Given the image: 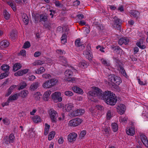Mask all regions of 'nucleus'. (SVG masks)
<instances>
[{
	"label": "nucleus",
	"mask_w": 148,
	"mask_h": 148,
	"mask_svg": "<svg viewBox=\"0 0 148 148\" xmlns=\"http://www.w3.org/2000/svg\"><path fill=\"white\" fill-rule=\"evenodd\" d=\"M118 69L121 74H126V72L124 68L121 66L118 68Z\"/></svg>",
	"instance_id": "46"
},
{
	"label": "nucleus",
	"mask_w": 148,
	"mask_h": 148,
	"mask_svg": "<svg viewBox=\"0 0 148 148\" xmlns=\"http://www.w3.org/2000/svg\"><path fill=\"white\" fill-rule=\"evenodd\" d=\"M49 114L52 122L56 123V119L58 116L57 112L53 109H50L49 110Z\"/></svg>",
	"instance_id": "3"
},
{
	"label": "nucleus",
	"mask_w": 148,
	"mask_h": 148,
	"mask_svg": "<svg viewBox=\"0 0 148 148\" xmlns=\"http://www.w3.org/2000/svg\"><path fill=\"white\" fill-rule=\"evenodd\" d=\"M9 142L13 143L14 139V136L13 134H11L9 136Z\"/></svg>",
	"instance_id": "54"
},
{
	"label": "nucleus",
	"mask_w": 148,
	"mask_h": 148,
	"mask_svg": "<svg viewBox=\"0 0 148 148\" xmlns=\"http://www.w3.org/2000/svg\"><path fill=\"white\" fill-rule=\"evenodd\" d=\"M21 67L20 64L18 63L15 64L13 67V71L14 72L20 69Z\"/></svg>",
	"instance_id": "33"
},
{
	"label": "nucleus",
	"mask_w": 148,
	"mask_h": 148,
	"mask_svg": "<svg viewBox=\"0 0 148 148\" xmlns=\"http://www.w3.org/2000/svg\"><path fill=\"white\" fill-rule=\"evenodd\" d=\"M130 13L134 17H138V15L139 14V12L138 11L134 10H132Z\"/></svg>",
	"instance_id": "34"
},
{
	"label": "nucleus",
	"mask_w": 148,
	"mask_h": 148,
	"mask_svg": "<svg viewBox=\"0 0 148 148\" xmlns=\"http://www.w3.org/2000/svg\"><path fill=\"white\" fill-rule=\"evenodd\" d=\"M117 10L121 12H123L124 11L123 5H121L117 9Z\"/></svg>",
	"instance_id": "59"
},
{
	"label": "nucleus",
	"mask_w": 148,
	"mask_h": 148,
	"mask_svg": "<svg viewBox=\"0 0 148 148\" xmlns=\"http://www.w3.org/2000/svg\"><path fill=\"white\" fill-rule=\"evenodd\" d=\"M112 49L114 50V51H115L116 52H117L118 51L120 52L121 51V49L119 46L112 47Z\"/></svg>",
	"instance_id": "50"
},
{
	"label": "nucleus",
	"mask_w": 148,
	"mask_h": 148,
	"mask_svg": "<svg viewBox=\"0 0 148 148\" xmlns=\"http://www.w3.org/2000/svg\"><path fill=\"white\" fill-rule=\"evenodd\" d=\"M45 71V69L43 67H40L38 69V74L42 73Z\"/></svg>",
	"instance_id": "56"
},
{
	"label": "nucleus",
	"mask_w": 148,
	"mask_h": 148,
	"mask_svg": "<svg viewBox=\"0 0 148 148\" xmlns=\"http://www.w3.org/2000/svg\"><path fill=\"white\" fill-rule=\"evenodd\" d=\"M49 81L52 86L55 85L58 82V80L55 78L51 79L49 80Z\"/></svg>",
	"instance_id": "47"
},
{
	"label": "nucleus",
	"mask_w": 148,
	"mask_h": 148,
	"mask_svg": "<svg viewBox=\"0 0 148 148\" xmlns=\"http://www.w3.org/2000/svg\"><path fill=\"white\" fill-rule=\"evenodd\" d=\"M10 66L7 64H3L1 67V69L4 73H1V74H7L9 73V72Z\"/></svg>",
	"instance_id": "14"
},
{
	"label": "nucleus",
	"mask_w": 148,
	"mask_h": 148,
	"mask_svg": "<svg viewBox=\"0 0 148 148\" xmlns=\"http://www.w3.org/2000/svg\"><path fill=\"white\" fill-rule=\"evenodd\" d=\"M80 2L79 1L76 0L74 1L73 3V5L75 6H76L79 5Z\"/></svg>",
	"instance_id": "60"
},
{
	"label": "nucleus",
	"mask_w": 148,
	"mask_h": 148,
	"mask_svg": "<svg viewBox=\"0 0 148 148\" xmlns=\"http://www.w3.org/2000/svg\"><path fill=\"white\" fill-rule=\"evenodd\" d=\"M75 44L77 47H79L82 45V43L80 42V39L78 38L77 39L75 42Z\"/></svg>",
	"instance_id": "45"
},
{
	"label": "nucleus",
	"mask_w": 148,
	"mask_h": 148,
	"mask_svg": "<svg viewBox=\"0 0 148 148\" xmlns=\"http://www.w3.org/2000/svg\"><path fill=\"white\" fill-rule=\"evenodd\" d=\"M35 78V77L33 75H32L31 76H29L28 77V80L30 81L33 80Z\"/></svg>",
	"instance_id": "63"
},
{
	"label": "nucleus",
	"mask_w": 148,
	"mask_h": 148,
	"mask_svg": "<svg viewBox=\"0 0 148 148\" xmlns=\"http://www.w3.org/2000/svg\"><path fill=\"white\" fill-rule=\"evenodd\" d=\"M39 85L38 82H36L34 83L31 85L30 89L31 91H34L38 88Z\"/></svg>",
	"instance_id": "25"
},
{
	"label": "nucleus",
	"mask_w": 148,
	"mask_h": 148,
	"mask_svg": "<svg viewBox=\"0 0 148 148\" xmlns=\"http://www.w3.org/2000/svg\"><path fill=\"white\" fill-rule=\"evenodd\" d=\"M64 94L68 96H71L73 95V93L70 91H67L64 92Z\"/></svg>",
	"instance_id": "53"
},
{
	"label": "nucleus",
	"mask_w": 148,
	"mask_h": 148,
	"mask_svg": "<svg viewBox=\"0 0 148 148\" xmlns=\"http://www.w3.org/2000/svg\"><path fill=\"white\" fill-rule=\"evenodd\" d=\"M41 54V53L39 52V51H36L35 52V53L34 54V56L35 57H38L39 56H40Z\"/></svg>",
	"instance_id": "62"
},
{
	"label": "nucleus",
	"mask_w": 148,
	"mask_h": 148,
	"mask_svg": "<svg viewBox=\"0 0 148 148\" xmlns=\"http://www.w3.org/2000/svg\"><path fill=\"white\" fill-rule=\"evenodd\" d=\"M71 75H66L65 77L64 78L65 81L67 82H73L75 80V78L72 77L71 76Z\"/></svg>",
	"instance_id": "21"
},
{
	"label": "nucleus",
	"mask_w": 148,
	"mask_h": 148,
	"mask_svg": "<svg viewBox=\"0 0 148 148\" xmlns=\"http://www.w3.org/2000/svg\"><path fill=\"white\" fill-rule=\"evenodd\" d=\"M3 15L4 18L8 20L10 18V14L6 10H5L3 12Z\"/></svg>",
	"instance_id": "37"
},
{
	"label": "nucleus",
	"mask_w": 148,
	"mask_h": 148,
	"mask_svg": "<svg viewBox=\"0 0 148 148\" xmlns=\"http://www.w3.org/2000/svg\"><path fill=\"white\" fill-rule=\"evenodd\" d=\"M133 51H134V54H135L137 53L139 49L137 47H135L134 48Z\"/></svg>",
	"instance_id": "61"
},
{
	"label": "nucleus",
	"mask_w": 148,
	"mask_h": 148,
	"mask_svg": "<svg viewBox=\"0 0 148 148\" xmlns=\"http://www.w3.org/2000/svg\"><path fill=\"white\" fill-rule=\"evenodd\" d=\"M9 44L7 40H3L0 42V47L1 49L6 48L9 45Z\"/></svg>",
	"instance_id": "18"
},
{
	"label": "nucleus",
	"mask_w": 148,
	"mask_h": 148,
	"mask_svg": "<svg viewBox=\"0 0 148 148\" xmlns=\"http://www.w3.org/2000/svg\"><path fill=\"white\" fill-rule=\"evenodd\" d=\"M86 134V131L85 130L82 131L80 134L79 138L81 139L84 137Z\"/></svg>",
	"instance_id": "57"
},
{
	"label": "nucleus",
	"mask_w": 148,
	"mask_h": 148,
	"mask_svg": "<svg viewBox=\"0 0 148 148\" xmlns=\"http://www.w3.org/2000/svg\"><path fill=\"white\" fill-rule=\"evenodd\" d=\"M35 98L36 100H39L40 96H42V95L40 94V92H36L35 94Z\"/></svg>",
	"instance_id": "52"
},
{
	"label": "nucleus",
	"mask_w": 148,
	"mask_h": 148,
	"mask_svg": "<svg viewBox=\"0 0 148 148\" xmlns=\"http://www.w3.org/2000/svg\"><path fill=\"white\" fill-rule=\"evenodd\" d=\"M72 89L73 91L79 94L82 93L83 91L82 90L77 86H73L72 87Z\"/></svg>",
	"instance_id": "22"
},
{
	"label": "nucleus",
	"mask_w": 148,
	"mask_h": 148,
	"mask_svg": "<svg viewBox=\"0 0 148 148\" xmlns=\"http://www.w3.org/2000/svg\"><path fill=\"white\" fill-rule=\"evenodd\" d=\"M86 58L88 59L90 61L92 60V58H93V56L91 53V51L90 50H85L83 53Z\"/></svg>",
	"instance_id": "12"
},
{
	"label": "nucleus",
	"mask_w": 148,
	"mask_h": 148,
	"mask_svg": "<svg viewBox=\"0 0 148 148\" xmlns=\"http://www.w3.org/2000/svg\"><path fill=\"white\" fill-rule=\"evenodd\" d=\"M140 139L143 145L148 148V140L147 137L143 134H141L140 135Z\"/></svg>",
	"instance_id": "11"
},
{
	"label": "nucleus",
	"mask_w": 148,
	"mask_h": 148,
	"mask_svg": "<svg viewBox=\"0 0 148 148\" xmlns=\"http://www.w3.org/2000/svg\"><path fill=\"white\" fill-rule=\"evenodd\" d=\"M74 106L73 103H70L65 105L63 108V110L64 112H70L73 111Z\"/></svg>",
	"instance_id": "6"
},
{
	"label": "nucleus",
	"mask_w": 148,
	"mask_h": 148,
	"mask_svg": "<svg viewBox=\"0 0 148 148\" xmlns=\"http://www.w3.org/2000/svg\"><path fill=\"white\" fill-rule=\"evenodd\" d=\"M128 118L126 117H121L120 118V120L121 122L123 123H126L127 122Z\"/></svg>",
	"instance_id": "51"
},
{
	"label": "nucleus",
	"mask_w": 148,
	"mask_h": 148,
	"mask_svg": "<svg viewBox=\"0 0 148 148\" xmlns=\"http://www.w3.org/2000/svg\"><path fill=\"white\" fill-rule=\"evenodd\" d=\"M56 133L55 132L52 131L48 135V139L49 140H51L54 137Z\"/></svg>",
	"instance_id": "42"
},
{
	"label": "nucleus",
	"mask_w": 148,
	"mask_h": 148,
	"mask_svg": "<svg viewBox=\"0 0 148 148\" xmlns=\"http://www.w3.org/2000/svg\"><path fill=\"white\" fill-rule=\"evenodd\" d=\"M95 90L96 92V96L101 98V99L103 100V97L105 93V92L103 93L101 89L96 87H95Z\"/></svg>",
	"instance_id": "13"
},
{
	"label": "nucleus",
	"mask_w": 148,
	"mask_h": 148,
	"mask_svg": "<svg viewBox=\"0 0 148 148\" xmlns=\"http://www.w3.org/2000/svg\"><path fill=\"white\" fill-rule=\"evenodd\" d=\"M85 112V111L83 109H78L75 110L71 113V115L74 116H77L82 115Z\"/></svg>",
	"instance_id": "8"
},
{
	"label": "nucleus",
	"mask_w": 148,
	"mask_h": 148,
	"mask_svg": "<svg viewBox=\"0 0 148 148\" xmlns=\"http://www.w3.org/2000/svg\"><path fill=\"white\" fill-rule=\"evenodd\" d=\"M112 130L114 132H116L118 130V125L116 123H112Z\"/></svg>",
	"instance_id": "40"
},
{
	"label": "nucleus",
	"mask_w": 148,
	"mask_h": 148,
	"mask_svg": "<svg viewBox=\"0 0 148 148\" xmlns=\"http://www.w3.org/2000/svg\"><path fill=\"white\" fill-rule=\"evenodd\" d=\"M143 40L140 39L139 40V41L136 43V45L140 48L142 49H144L146 48V47L145 45H141V44H143Z\"/></svg>",
	"instance_id": "24"
},
{
	"label": "nucleus",
	"mask_w": 148,
	"mask_h": 148,
	"mask_svg": "<svg viewBox=\"0 0 148 148\" xmlns=\"http://www.w3.org/2000/svg\"><path fill=\"white\" fill-rule=\"evenodd\" d=\"M67 35L66 33L64 34H62L61 38V41L62 42L63 41L64 42L63 44H64L65 43H66V38L67 37Z\"/></svg>",
	"instance_id": "44"
},
{
	"label": "nucleus",
	"mask_w": 148,
	"mask_h": 148,
	"mask_svg": "<svg viewBox=\"0 0 148 148\" xmlns=\"http://www.w3.org/2000/svg\"><path fill=\"white\" fill-rule=\"evenodd\" d=\"M129 39L127 38H121L119 40L118 43L120 45H122L123 44L126 45L129 42Z\"/></svg>",
	"instance_id": "16"
},
{
	"label": "nucleus",
	"mask_w": 148,
	"mask_h": 148,
	"mask_svg": "<svg viewBox=\"0 0 148 148\" xmlns=\"http://www.w3.org/2000/svg\"><path fill=\"white\" fill-rule=\"evenodd\" d=\"M126 132L128 135L133 136L135 133L134 129L133 127L130 128L128 130H126Z\"/></svg>",
	"instance_id": "30"
},
{
	"label": "nucleus",
	"mask_w": 148,
	"mask_h": 148,
	"mask_svg": "<svg viewBox=\"0 0 148 148\" xmlns=\"http://www.w3.org/2000/svg\"><path fill=\"white\" fill-rule=\"evenodd\" d=\"M42 86L45 88H51L53 86L51 85V83L49 80L45 82L42 84Z\"/></svg>",
	"instance_id": "26"
},
{
	"label": "nucleus",
	"mask_w": 148,
	"mask_h": 148,
	"mask_svg": "<svg viewBox=\"0 0 148 148\" xmlns=\"http://www.w3.org/2000/svg\"><path fill=\"white\" fill-rule=\"evenodd\" d=\"M96 92L95 89L94 90L90 91H89L88 93V95L89 97H96Z\"/></svg>",
	"instance_id": "41"
},
{
	"label": "nucleus",
	"mask_w": 148,
	"mask_h": 148,
	"mask_svg": "<svg viewBox=\"0 0 148 148\" xmlns=\"http://www.w3.org/2000/svg\"><path fill=\"white\" fill-rule=\"evenodd\" d=\"M28 93V90H22L19 94V96H20L21 97L24 98L25 97L27 94Z\"/></svg>",
	"instance_id": "28"
},
{
	"label": "nucleus",
	"mask_w": 148,
	"mask_h": 148,
	"mask_svg": "<svg viewBox=\"0 0 148 148\" xmlns=\"http://www.w3.org/2000/svg\"><path fill=\"white\" fill-rule=\"evenodd\" d=\"M116 109L118 112L120 114H123L125 112L126 110L125 105L122 104H119Z\"/></svg>",
	"instance_id": "10"
},
{
	"label": "nucleus",
	"mask_w": 148,
	"mask_h": 148,
	"mask_svg": "<svg viewBox=\"0 0 148 148\" xmlns=\"http://www.w3.org/2000/svg\"><path fill=\"white\" fill-rule=\"evenodd\" d=\"M101 61L102 64L105 66H108L110 65V62L109 61H107L104 59H101Z\"/></svg>",
	"instance_id": "43"
},
{
	"label": "nucleus",
	"mask_w": 148,
	"mask_h": 148,
	"mask_svg": "<svg viewBox=\"0 0 148 148\" xmlns=\"http://www.w3.org/2000/svg\"><path fill=\"white\" fill-rule=\"evenodd\" d=\"M109 76L110 80L116 85H119L122 82L121 78L115 75H110Z\"/></svg>",
	"instance_id": "2"
},
{
	"label": "nucleus",
	"mask_w": 148,
	"mask_h": 148,
	"mask_svg": "<svg viewBox=\"0 0 148 148\" xmlns=\"http://www.w3.org/2000/svg\"><path fill=\"white\" fill-rule=\"evenodd\" d=\"M59 58L61 62V64L65 66H68V62L66 58L63 56H60Z\"/></svg>",
	"instance_id": "20"
},
{
	"label": "nucleus",
	"mask_w": 148,
	"mask_h": 148,
	"mask_svg": "<svg viewBox=\"0 0 148 148\" xmlns=\"http://www.w3.org/2000/svg\"><path fill=\"white\" fill-rule=\"evenodd\" d=\"M16 86L15 85H13L11 86L8 89V90L7 93L5 95L6 97H8L12 93L13 89L15 88Z\"/></svg>",
	"instance_id": "31"
},
{
	"label": "nucleus",
	"mask_w": 148,
	"mask_h": 148,
	"mask_svg": "<svg viewBox=\"0 0 148 148\" xmlns=\"http://www.w3.org/2000/svg\"><path fill=\"white\" fill-rule=\"evenodd\" d=\"M43 26L46 29H47L48 30H50L51 27V23L49 21H47L44 23H42Z\"/></svg>",
	"instance_id": "29"
},
{
	"label": "nucleus",
	"mask_w": 148,
	"mask_h": 148,
	"mask_svg": "<svg viewBox=\"0 0 148 148\" xmlns=\"http://www.w3.org/2000/svg\"><path fill=\"white\" fill-rule=\"evenodd\" d=\"M18 93H16L13 95H11L9 97L8 100L10 101H12L16 100L18 99Z\"/></svg>",
	"instance_id": "23"
},
{
	"label": "nucleus",
	"mask_w": 148,
	"mask_h": 148,
	"mask_svg": "<svg viewBox=\"0 0 148 148\" xmlns=\"http://www.w3.org/2000/svg\"><path fill=\"white\" fill-rule=\"evenodd\" d=\"M29 70V69H28L21 70L15 73L14 74H25L28 72Z\"/></svg>",
	"instance_id": "39"
},
{
	"label": "nucleus",
	"mask_w": 148,
	"mask_h": 148,
	"mask_svg": "<svg viewBox=\"0 0 148 148\" xmlns=\"http://www.w3.org/2000/svg\"><path fill=\"white\" fill-rule=\"evenodd\" d=\"M121 21L120 19L117 17H115L114 22L115 26L114 27L117 30H120L121 28Z\"/></svg>",
	"instance_id": "9"
},
{
	"label": "nucleus",
	"mask_w": 148,
	"mask_h": 148,
	"mask_svg": "<svg viewBox=\"0 0 148 148\" xmlns=\"http://www.w3.org/2000/svg\"><path fill=\"white\" fill-rule=\"evenodd\" d=\"M3 123L6 125H8L10 123V121L9 119L6 118L3 119L2 120Z\"/></svg>",
	"instance_id": "55"
},
{
	"label": "nucleus",
	"mask_w": 148,
	"mask_h": 148,
	"mask_svg": "<svg viewBox=\"0 0 148 148\" xmlns=\"http://www.w3.org/2000/svg\"><path fill=\"white\" fill-rule=\"evenodd\" d=\"M51 93V91L50 90L45 92L43 95V99L45 101H48L49 98V96Z\"/></svg>",
	"instance_id": "17"
},
{
	"label": "nucleus",
	"mask_w": 148,
	"mask_h": 148,
	"mask_svg": "<svg viewBox=\"0 0 148 148\" xmlns=\"http://www.w3.org/2000/svg\"><path fill=\"white\" fill-rule=\"evenodd\" d=\"M33 121L36 123H38L41 122V119L40 117L38 115H35L33 118Z\"/></svg>",
	"instance_id": "32"
},
{
	"label": "nucleus",
	"mask_w": 148,
	"mask_h": 148,
	"mask_svg": "<svg viewBox=\"0 0 148 148\" xmlns=\"http://www.w3.org/2000/svg\"><path fill=\"white\" fill-rule=\"evenodd\" d=\"M61 93L60 92H55L51 95L52 99L55 102H61L62 100V98L60 97Z\"/></svg>",
	"instance_id": "4"
},
{
	"label": "nucleus",
	"mask_w": 148,
	"mask_h": 148,
	"mask_svg": "<svg viewBox=\"0 0 148 148\" xmlns=\"http://www.w3.org/2000/svg\"><path fill=\"white\" fill-rule=\"evenodd\" d=\"M19 55H22L23 56H26V51L25 50L23 49L22 50L20 51V52L19 53Z\"/></svg>",
	"instance_id": "58"
},
{
	"label": "nucleus",
	"mask_w": 148,
	"mask_h": 148,
	"mask_svg": "<svg viewBox=\"0 0 148 148\" xmlns=\"http://www.w3.org/2000/svg\"><path fill=\"white\" fill-rule=\"evenodd\" d=\"M47 16L46 14H42L40 15L39 22L43 23V22L48 21Z\"/></svg>",
	"instance_id": "15"
},
{
	"label": "nucleus",
	"mask_w": 148,
	"mask_h": 148,
	"mask_svg": "<svg viewBox=\"0 0 148 148\" xmlns=\"http://www.w3.org/2000/svg\"><path fill=\"white\" fill-rule=\"evenodd\" d=\"M103 100L108 104L112 106H114L117 101V97L115 94L111 91H107L105 92V93Z\"/></svg>",
	"instance_id": "1"
},
{
	"label": "nucleus",
	"mask_w": 148,
	"mask_h": 148,
	"mask_svg": "<svg viewBox=\"0 0 148 148\" xmlns=\"http://www.w3.org/2000/svg\"><path fill=\"white\" fill-rule=\"evenodd\" d=\"M82 121V119L78 118H76L70 120L69 124L71 126L75 127L79 125Z\"/></svg>",
	"instance_id": "5"
},
{
	"label": "nucleus",
	"mask_w": 148,
	"mask_h": 148,
	"mask_svg": "<svg viewBox=\"0 0 148 148\" xmlns=\"http://www.w3.org/2000/svg\"><path fill=\"white\" fill-rule=\"evenodd\" d=\"M113 58L115 62H116V65L118 66V68L122 66V63L120 60H119L117 58L115 57H114Z\"/></svg>",
	"instance_id": "38"
},
{
	"label": "nucleus",
	"mask_w": 148,
	"mask_h": 148,
	"mask_svg": "<svg viewBox=\"0 0 148 148\" xmlns=\"http://www.w3.org/2000/svg\"><path fill=\"white\" fill-rule=\"evenodd\" d=\"M17 32L16 30H13L10 34V36L12 40H14L17 38Z\"/></svg>",
	"instance_id": "19"
},
{
	"label": "nucleus",
	"mask_w": 148,
	"mask_h": 148,
	"mask_svg": "<svg viewBox=\"0 0 148 148\" xmlns=\"http://www.w3.org/2000/svg\"><path fill=\"white\" fill-rule=\"evenodd\" d=\"M55 4L56 6L57 7H60L62 5L59 1H55Z\"/></svg>",
	"instance_id": "64"
},
{
	"label": "nucleus",
	"mask_w": 148,
	"mask_h": 148,
	"mask_svg": "<svg viewBox=\"0 0 148 148\" xmlns=\"http://www.w3.org/2000/svg\"><path fill=\"white\" fill-rule=\"evenodd\" d=\"M23 20L26 25L28 23L29 20L28 17L27 15L25 13H23L22 16Z\"/></svg>",
	"instance_id": "27"
},
{
	"label": "nucleus",
	"mask_w": 148,
	"mask_h": 148,
	"mask_svg": "<svg viewBox=\"0 0 148 148\" xmlns=\"http://www.w3.org/2000/svg\"><path fill=\"white\" fill-rule=\"evenodd\" d=\"M77 134L74 132H72L69 134L68 136L67 140L69 142H73L76 140Z\"/></svg>",
	"instance_id": "7"
},
{
	"label": "nucleus",
	"mask_w": 148,
	"mask_h": 148,
	"mask_svg": "<svg viewBox=\"0 0 148 148\" xmlns=\"http://www.w3.org/2000/svg\"><path fill=\"white\" fill-rule=\"evenodd\" d=\"M30 46V42L29 41H27L24 43L23 48L24 49H27Z\"/></svg>",
	"instance_id": "49"
},
{
	"label": "nucleus",
	"mask_w": 148,
	"mask_h": 148,
	"mask_svg": "<svg viewBox=\"0 0 148 148\" xmlns=\"http://www.w3.org/2000/svg\"><path fill=\"white\" fill-rule=\"evenodd\" d=\"M45 127L44 130V134L45 135H47L48 134L50 126L47 123L45 124Z\"/></svg>",
	"instance_id": "36"
},
{
	"label": "nucleus",
	"mask_w": 148,
	"mask_h": 148,
	"mask_svg": "<svg viewBox=\"0 0 148 148\" xmlns=\"http://www.w3.org/2000/svg\"><path fill=\"white\" fill-rule=\"evenodd\" d=\"M80 65L82 68H86L88 66L89 64L85 60H82L80 62Z\"/></svg>",
	"instance_id": "35"
},
{
	"label": "nucleus",
	"mask_w": 148,
	"mask_h": 148,
	"mask_svg": "<svg viewBox=\"0 0 148 148\" xmlns=\"http://www.w3.org/2000/svg\"><path fill=\"white\" fill-rule=\"evenodd\" d=\"M27 84L24 82H23L21 84L20 86L18 88L19 90L23 89L26 86Z\"/></svg>",
	"instance_id": "48"
}]
</instances>
